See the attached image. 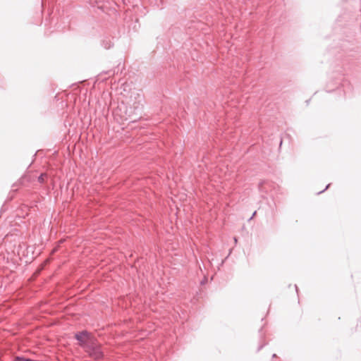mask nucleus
Masks as SVG:
<instances>
[{
  "label": "nucleus",
  "mask_w": 361,
  "mask_h": 361,
  "mask_svg": "<svg viewBox=\"0 0 361 361\" xmlns=\"http://www.w3.org/2000/svg\"><path fill=\"white\" fill-rule=\"evenodd\" d=\"M139 100L134 102L133 106L129 105L126 107L125 120H130V122H135L142 116L143 104L142 103V99L139 95Z\"/></svg>",
  "instance_id": "f257e3e1"
},
{
  "label": "nucleus",
  "mask_w": 361,
  "mask_h": 361,
  "mask_svg": "<svg viewBox=\"0 0 361 361\" xmlns=\"http://www.w3.org/2000/svg\"><path fill=\"white\" fill-rule=\"evenodd\" d=\"M85 350L91 357L95 360H99L103 357L104 354L101 349V346L95 341H91L85 347Z\"/></svg>",
  "instance_id": "f03ea898"
},
{
  "label": "nucleus",
  "mask_w": 361,
  "mask_h": 361,
  "mask_svg": "<svg viewBox=\"0 0 361 361\" xmlns=\"http://www.w3.org/2000/svg\"><path fill=\"white\" fill-rule=\"evenodd\" d=\"M75 338L84 349L90 343V342L92 341V339L90 338V334L87 331H82L78 332L75 335Z\"/></svg>",
  "instance_id": "7ed1b4c3"
},
{
  "label": "nucleus",
  "mask_w": 361,
  "mask_h": 361,
  "mask_svg": "<svg viewBox=\"0 0 361 361\" xmlns=\"http://www.w3.org/2000/svg\"><path fill=\"white\" fill-rule=\"evenodd\" d=\"M113 45H114V43L109 37H105L102 40V46L106 49H109L113 47Z\"/></svg>",
  "instance_id": "20e7f679"
},
{
  "label": "nucleus",
  "mask_w": 361,
  "mask_h": 361,
  "mask_svg": "<svg viewBox=\"0 0 361 361\" xmlns=\"http://www.w3.org/2000/svg\"><path fill=\"white\" fill-rule=\"evenodd\" d=\"M47 177V173H41L37 178V180L40 183H44L45 181V178Z\"/></svg>",
  "instance_id": "39448f33"
},
{
  "label": "nucleus",
  "mask_w": 361,
  "mask_h": 361,
  "mask_svg": "<svg viewBox=\"0 0 361 361\" xmlns=\"http://www.w3.org/2000/svg\"><path fill=\"white\" fill-rule=\"evenodd\" d=\"M329 186H330V184H328V185L326 186V188H325L323 190H322V191L319 192H318V194H321V193H322L323 192H324L326 189H328V188H329Z\"/></svg>",
  "instance_id": "423d86ee"
},
{
  "label": "nucleus",
  "mask_w": 361,
  "mask_h": 361,
  "mask_svg": "<svg viewBox=\"0 0 361 361\" xmlns=\"http://www.w3.org/2000/svg\"><path fill=\"white\" fill-rule=\"evenodd\" d=\"M264 183V181H262L259 185V190H262L263 184Z\"/></svg>",
  "instance_id": "0eeeda50"
},
{
  "label": "nucleus",
  "mask_w": 361,
  "mask_h": 361,
  "mask_svg": "<svg viewBox=\"0 0 361 361\" xmlns=\"http://www.w3.org/2000/svg\"><path fill=\"white\" fill-rule=\"evenodd\" d=\"M265 345H266V343L260 345L258 347L257 351H259L261 349H262V348H263V347H264Z\"/></svg>",
  "instance_id": "6e6552de"
},
{
  "label": "nucleus",
  "mask_w": 361,
  "mask_h": 361,
  "mask_svg": "<svg viewBox=\"0 0 361 361\" xmlns=\"http://www.w3.org/2000/svg\"><path fill=\"white\" fill-rule=\"evenodd\" d=\"M206 282H207V279H204L201 281V284H202V285H204Z\"/></svg>",
  "instance_id": "1a4fd4ad"
},
{
  "label": "nucleus",
  "mask_w": 361,
  "mask_h": 361,
  "mask_svg": "<svg viewBox=\"0 0 361 361\" xmlns=\"http://www.w3.org/2000/svg\"><path fill=\"white\" fill-rule=\"evenodd\" d=\"M257 212H254V213L252 214V216L249 219V220H251L254 216L256 214Z\"/></svg>",
  "instance_id": "9d476101"
},
{
  "label": "nucleus",
  "mask_w": 361,
  "mask_h": 361,
  "mask_svg": "<svg viewBox=\"0 0 361 361\" xmlns=\"http://www.w3.org/2000/svg\"><path fill=\"white\" fill-rule=\"evenodd\" d=\"M233 239H234V242L236 243H237V240H237V238H236V237H234V238H233Z\"/></svg>",
  "instance_id": "9b49d317"
},
{
  "label": "nucleus",
  "mask_w": 361,
  "mask_h": 361,
  "mask_svg": "<svg viewBox=\"0 0 361 361\" xmlns=\"http://www.w3.org/2000/svg\"><path fill=\"white\" fill-rule=\"evenodd\" d=\"M276 357V354H273V355H272V357H273V358H274V357Z\"/></svg>",
  "instance_id": "f8f14e48"
},
{
  "label": "nucleus",
  "mask_w": 361,
  "mask_h": 361,
  "mask_svg": "<svg viewBox=\"0 0 361 361\" xmlns=\"http://www.w3.org/2000/svg\"><path fill=\"white\" fill-rule=\"evenodd\" d=\"M295 287L296 291L298 292V286L296 285H295Z\"/></svg>",
  "instance_id": "ddd939ff"
}]
</instances>
